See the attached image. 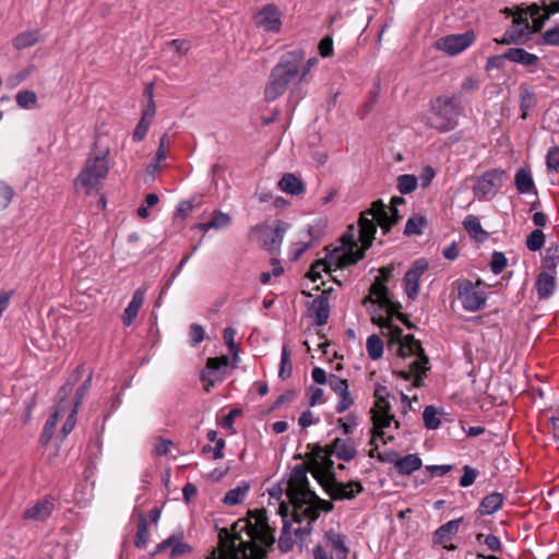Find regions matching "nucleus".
Returning a JSON list of instances; mask_svg holds the SVG:
<instances>
[{
  "instance_id": "f3484780",
  "label": "nucleus",
  "mask_w": 559,
  "mask_h": 559,
  "mask_svg": "<svg viewBox=\"0 0 559 559\" xmlns=\"http://www.w3.org/2000/svg\"><path fill=\"white\" fill-rule=\"evenodd\" d=\"M372 421H373V436L370 444H374L377 438H380L383 443H388L393 440V437L385 438L384 428H388L394 420V416L390 414V408H372Z\"/></svg>"
},
{
  "instance_id": "72a5a7b5",
  "label": "nucleus",
  "mask_w": 559,
  "mask_h": 559,
  "mask_svg": "<svg viewBox=\"0 0 559 559\" xmlns=\"http://www.w3.org/2000/svg\"><path fill=\"white\" fill-rule=\"evenodd\" d=\"M310 310L316 316V322L319 325H324L328 322L330 314V306L328 297L321 295L317 297L310 307Z\"/></svg>"
},
{
  "instance_id": "e433bc0d",
  "label": "nucleus",
  "mask_w": 559,
  "mask_h": 559,
  "mask_svg": "<svg viewBox=\"0 0 559 559\" xmlns=\"http://www.w3.org/2000/svg\"><path fill=\"white\" fill-rule=\"evenodd\" d=\"M463 225L468 234L477 241L481 242L487 239L488 233L485 231L478 221V218L474 215H468L465 217Z\"/></svg>"
},
{
  "instance_id": "c756f323",
  "label": "nucleus",
  "mask_w": 559,
  "mask_h": 559,
  "mask_svg": "<svg viewBox=\"0 0 559 559\" xmlns=\"http://www.w3.org/2000/svg\"><path fill=\"white\" fill-rule=\"evenodd\" d=\"M421 459L417 454H407L394 461L396 471L402 475H409L421 467Z\"/></svg>"
},
{
  "instance_id": "603ef678",
  "label": "nucleus",
  "mask_w": 559,
  "mask_h": 559,
  "mask_svg": "<svg viewBox=\"0 0 559 559\" xmlns=\"http://www.w3.org/2000/svg\"><path fill=\"white\" fill-rule=\"evenodd\" d=\"M423 419L427 429H437L441 424L440 419L438 418L437 409L431 405L426 406L423 414Z\"/></svg>"
},
{
  "instance_id": "ddd939ff",
  "label": "nucleus",
  "mask_w": 559,
  "mask_h": 559,
  "mask_svg": "<svg viewBox=\"0 0 559 559\" xmlns=\"http://www.w3.org/2000/svg\"><path fill=\"white\" fill-rule=\"evenodd\" d=\"M506 173L501 169H491L483 174L473 187L476 198H492L502 187Z\"/></svg>"
},
{
  "instance_id": "7ed1b4c3",
  "label": "nucleus",
  "mask_w": 559,
  "mask_h": 559,
  "mask_svg": "<svg viewBox=\"0 0 559 559\" xmlns=\"http://www.w3.org/2000/svg\"><path fill=\"white\" fill-rule=\"evenodd\" d=\"M372 322L388 331L390 343H396L399 346L397 354L400 357H414V360L409 362L408 370L394 371V374L404 380L414 378L413 385L420 388L423 385V374L429 369V359L425 355L420 343L413 335L402 336L403 330L391 323L390 319L373 316Z\"/></svg>"
},
{
  "instance_id": "9d476101",
  "label": "nucleus",
  "mask_w": 559,
  "mask_h": 559,
  "mask_svg": "<svg viewBox=\"0 0 559 559\" xmlns=\"http://www.w3.org/2000/svg\"><path fill=\"white\" fill-rule=\"evenodd\" d=\"M288 227L289 225L282 221H276L273 224H258L250 228L248 237L251 242H255L264 250L274 253L280 251Z\"/></svg>"
},
{
  "instance_id": "c85d7f7f",
  "label": "nucleus",
  "mask_w": 559,
  "mask_h": 559,
  "mask_svg": "<svg viewBox=\"0 0 559 559\" xmlns=\"http://www.w3.org/2000/svg\"><path fill=\"white\" fill-rule=\"evenodd\" d=\"M278 188L292 195H299L305 191L302 181L292 173L283 175L278 181Z\"/></svg>"
},
{
  "instance_id": "4468645a",
  "label": "nucleus",
  "mask_w": 559,
  "mask_h": 559,
  "mask_svg": "<svg viewBox=\"0 0 559 559\" xmlns=\"http://www.w3.org/2000/svg\"><path fill=\"white\" fill-rule=\"evenodd\" d=\"M332 452L329 447H316L312 453L311 473L321 485L323 478L334 476V462L331 460Z\"/></svg>"
},
{
  "instance_id": "1a4fd4ad",
  "label": "nucleus",
  "mask_w": 559,
  "mask_h": 559,
  "mask_svg": "<svg viewBox=\"0 0 559 559\" xmlns=\"http://www.w3.org/2000/svg\"><path fill=\"white\" fill-rule=\"evenodd\" d=\"M391 275L392 269H380V276L376 278L374 283L370 287V294L364 298L362 302L379 304L381 308L386 309L388 317L385 319H390L391 323L393 317H396L404 324H406L407 328L413 329L414 325L406 319L405 314L399 311V309L401 308V304L391 301L388 296V288L384 285V282L389 281Z\"/></svg>"
},
{
  "instance_id": "dca6fc26",
  "label": "nucleus",
  "mask_w": 559,
  "mask_h": 559,
  "mask_svg": "<svg viewBox=\"0 0 559 559\" xmlns=\"http://www.w3.org/2000/svg\"><path fill=\"white\" fill-rule=\"evenodd\" d=\"M167 549H169V558L171 559L188 555L192 551V547L183 542L182 531L170 535L168 538L159 543L152 555L156 556Z\"/></svg>"
},
{
  "instance_id": "7c9ffc66",
  "label": "nucleus",
  "mask_w": 559,
  "mask_h": 559,
  "mask_svg": "<svg viewBox=\"0 0 559 559\" xmlns=\"http://www.w3.org/2000/svg\"><path fill=\"white\" fill-rule=\"evenodd\" d=\"M527 14L530 15L527 9L526 10L522 9L513 17L512 26H511V28L508 29V32L511 33V35H513V37H516L518 43H520L522 40L524 35L530 29V23H528V20H527Z\"/></svg>"
},
{
  "instance_id": "5701e85b",
  "label": "nucleus",
  "mask_w": 559,
  "mask_h": 559,
  "mask_svg": "<svg viewBox=\"0 0 559 559\" xmlns=\"http://www.w3.org/2000/svg\"><path fill=\"white\" fill-rule=\"evenodd\" d=\"M258 24L266 32H277L281 27L280 12L275 5H265L258 14Z\"/></svg>"
},
{
  "instance_id": "473e14b6",
  "label": "nucleus",
  "mask_w": 559,
  "mask_h": 559,
  "mask_svg": "<svg viewBox=\"0 0 559 559\" xmlns=\"http://www.w3.org/2000/svg\"><path fill=\"white\" fill-rule=\"evenodd\" d=\"M506 59L520 63L523 66H536L538 62V57L536 55L530 53L523 48H511L504 52Z\"/></svg>"
},
{
  "instance_id": "0eeeda50",
  "label": "nucleus",
  "mask_w": 559,
  "mask_h": 559,
  "mask_svg": "<svg viewBox=\"0 0 559 559\" xmlns=\"http://www.w3.org/2000/svg\"><path fill=\"white\" fill-rule=\"evenodd\" d=\"M108 155L109 151L104 150L88 156L74 181L78 191L90 194L100 188L109 171Z\"/></svg>"
},
{
  "instance_id": "4c0bfd02",
  "label": "nucleus",
  "mask_w": 559,
  "mask_h": 559,
  "mask_svg": "<svg viewBox=\"0 0 559 559\" xmlns=\"http://www.w3.org/2000/svg\"><path fill=\"white\" fill-rule=\"evenodd\" d=\"M249 489L250 486L248 484H242L227 491L222 501L226 506H237L245 500Z\"/></svg>"
},
{
  "instance_id": "09e8293b",
  "label": "nucleus",
  "mask_w": 559,
  "mask_h": 559,
  "mask_svg": "<svg viewBox=\"0 0 559 559\" xmlns=\"http://www.w3.org/2000/svg\"><path fill=\"white\" fill-rule=\"evenodd\" d=\"M233 223V217L222 211L212 212V229H225Z\"/></svg>"
},
{
  "instance_id": "79ce46f5",
  "label": "nucleus",
  "mask_w": 559,
  "mask_h": 559,
  "mask_svg": "<svg viewBox=\"0 0 559 559\" xmlns=\"http://www.w3.org/2000/svg\"><path fill=\"white\" fill-rule=\"evenodd\" d=\"M520 91L522 118L525 119L528 110L534 108L536 100L534 94L526 85H521Z\"/></svg>"
},
{
  "instance_id": "6ab92c4d",
  "label": "nucleus",
  "mask_w": 559,
  "mask_h": 559,
  "mask_svg": "<svg viewBox=\"0 0 559 559\" xmlns=\"http://www.w3.org/2000/svg\"><path fill=\"white\" fill-rule=\"evenodd\" d=\"M427 269V263L416 261L404 276L405 292L408 298L414 299L419 290V278Z\"/></svg>"
},
{
  "instance_id": "f8f14e48",
  "label": "nucleus",
  "mask_w": 559,
  "mask_h": 559,
  "mask_svg": "<svg viewBox=\"0 0 559 559\" xmlns=\"http://www.w3.org/2000/svg\"><path fill=\"white\" fill-rule=\"evenodd\" d=\"M457 297L467 311H478L486 304V295L479 288V283L474 284L469 280L460 281L457 284Z\"/></svg>"
},
{
  "instance_id": "393cba45",
  "label": "nucleus",
  "mask_w": 559,
  "mask_h": 559,
  "mask_svg": "<svg viewBox=\"0 0 559 559\" xmlns=\"http://www.w3.org/2000/svg\"><path fill=\"white\" fill-rule=\"evenodd\" d=\"M66 402L60 401V403L57 405L56 411L47 419L40 436V441L43 444H47L51 440L59 418L66 414Z\"/></svg>"
},
{
  "instance_id": "c9c22d12",
  "label": "nucleus",
  "mask_w": 559,
  "mask_h": 559,
  "mask_svg": "<svg viewBox=\"0 0 559 559\" xmlns=\"http://www.w3.org/2000/svg\"><path fill=\"white\" fill-rule=\"evenodd\" d=\"M503 503V496L499 492H492L486 496L479 506V511L481 514H492L498 511Z\"/></svg>"
},
{
  "instance_id": "412c9836",
  "label": "nucleus",
  "mask_w": 559,
  "mask_h": 559,
  "mask_svg": "<svg viewBox=\"0 0 559 559\" xmlns=\"http://www.w3.org/2000/svg\"><path fill=\"white\" fill-rule=\"evenodd\" d=\"M543 8L545 13L540 15V7L535 3L527 7L530 16L533 19V32H538L550 15L559 12V0L552 1L549 4L543 2Z\"/></svg>"
},
{
  "instance_id": "13d9d810",
  "label": "nucleus",
  "mask_w": 559,
  "mask_h": 559,
  "mask_svg": "<svg viewBox=\"0 0 559 559\" xmlns=\"http://www.w3.org/2000/svg\"><path fill=\"white\" fill-rule=\"evenodd\" d=\"M507 265V258L502 252H493L491 257L490 267L495 274H499Z\"/></svg>"
},
{
  "instance_id": "f257e3e1",
  "label": "nucleus",
  "mask_w": 559,
  "mask_h": 559,
  "mask_svg": "<svg viewBox=\"0 0 559 559\" xmlns=\"http://www.w3.org/2000/svg\"><path fill=\"white\" fill-rule=\"evenodd\" d=\"M216 544L212 545V559H267L275 543L265 510L249 512L229 526L215 523Z\"/></svg>"
},
{
  "instance_id": "052dcab7",
  "label": "nucleus",
  "mask_w": 559,
  "mask_h": 559,
  "mask_svg": "<svg viewBox=\"0 0 559 559\" xmlns=\"http://www.w3.org/2000/svg\"><path fill=\"white\" fill-rule=\"evenodd\" d=\"M76 413H78V408L76 406H73L64 421V424L62 425V429H61V433H62V438H66L74 428L75 426V421H76Z\"/></svg>"
},
{
  "instance_id": "b1692460",
  "label": "nucleus",
  "mask_w": 559,
  "mask_h": 559,
  "mask_svg": "<svg viewBox=\"0 0 559 559\" xmlns=\"http://www.w3.org/2000/svg\"><path fill=\"white\" fill-rule=\"evenodd\" d=\"M145 292L146 289L144 287H140L133 293L132 299L124 309L122 314V322L124 325H131L134 319L136 318L139 310L141 309L144 302Z\"/></svg>"
},
{
  "instance_id": "58836bf2",
  "label": "nucleus",
  "mask_w": 559,
  "mask_h": 559,
  "mask_svg": "<svg viewBox=\"0 0 559 559\" xmlns=\"http://www.w3.org/2000/svg\"><path fill=\"white\" fill-rule=\"evenodd\" d=\"M236 333L237 332L234 328H226L223 332V341L227 346L229 354L234 356V365H238L240 361V347L235 341Z\"/></svg>"
},
{
  "instance_id": "a18cd8bd",
  "label": "nucleus",
  "mask_w": 559,
  "mask_h": 559,
  "mask_svg": "<svg viewBox=\"0 0 559 559\" xmlns=\"http://www.w3.org/2000/svg\"><path fill=\"white\" fill-rule=\"evenodd\" d=\"M367 352L372 360L379 359L383 354V342L378 335H371L367 340Z\"/></svg>"
},
{
  "instance_id": "6e6552de",
  "label": "nucleus",
  "mask_w": 559,
  "mask_h": 559,
  "mask_svg": "<svg viewBox=\"0 0 559 559\" xmlns=\"http://www.w3.org/2000/svg\"><path fill=\"white\" fill-rule=\"evenodd\" d=\"M461 107L454 96H439L431 102L427 124L439 132L453 130L457 124Z\"/></svg>"
},
{
  "instance_id": "864d4df0",
  "label": "nucleus",
  "mask_w": 559,
  "mask_h": 559,
  "mask_svg": "<svg viewBox=\"0 0 559 559\" xmlns=\"http://www.w3.org/2000/svg\"><path fill=\"white\" fill-rule=\"evenodd\" d=\"M388 395H389V393H388L386 386L380 385V384L377 385V388L374 390L376 402H374V405L372 408H379V409L391 408L390 403L386 400Z\"/></svg>"
},
{
  "instance_id": "3c124183",
  "label": "nucleus",
  "mask_w": 559,
  "mask_h": 559,
  "mask_svg": "<svg viewBox=\"0 0 559 559\" xmlns=\"http://www.w3.org/2000/svg\"><path fill=\"white\" fill-rule=\"evenodd\" d=\"M545 243V235L543 230L535 229L526 238V247L531 251H538Z\"/></svg>"
},
{
  "instance_id": "a19ab883",
  "label": "nucleus",
  "mask_w": 559,
  "mask_h": 559,
  "mask_svg": "<svg viewBox=\"0 0 559 559\" xmlns=\"http://www.w3.org/2000/svg\"><path fill=\"white\" fill-rule=\"evenodd\" d=\"M138 531L134 539V545L139 549H144L150 538V531L147 527L146 518L141 514L138 521Z\"/></svg>"
},
{
  "instance_id": "39448f33",
  "label": "nucleus",
  "mask_w": 559,
  "mask_h": 559,
  "mask_svg": "<svg viewBox=\"0 0 559 559\" xmlns=\"http://www.w3.org/2000/svg\"><path fill=\"white\" fill-rule=\"evenodd\" d=\"M305 52L296 49L284 53L280 62L272 69L269 83L265 87V98L269 102L282 96L292 82H300V63Z\"/></svg>"
},
{
  "instance_id": "2eb2a0df",
  "label": "nucleus",
  "mask_w": 559,
  "mask_h": 559,
  "mask_svg": "<svg viewBox=\"0 0 559 559\" xmlns=\"http://www.w3.org/2000/svg\"><path fill=\"white\" fill-rule=\"evenodd\" d=\"M474 39L475 34L472 31L465 32L463 34H452L439 38L436 41V48L447 52L450 56H454L469 47Z\"/></svg>"
},
{
  "instance_id": "0e129e2a",
  "label": "nucleus",
  "mask_w": 559,
  "mask_h": 559,
  "mask_svg": "<svg viewBox=\"0 0 559 559\" xmlns=\"http://www.w3.org/2000/svg\"><path fill=\"white\" fill-rule=\"evenodd\" d=\"M169 146H170V138L168 136V134L165 133L162 135V138L159 140V147L156 152L155 157H156L157 164L166 158L167 150Z\"/></svg>"
},
{
  "instance_id": "bb28decb",
  "label": "nucleus",
  "mask_w": 559,
  "mask_h": 559,
  "mask_svg": "<svg viewBox=\"0 0 559 559\" xmlns=\"http://www.w3.org/2000/svg\"><path fill=\"white\" fill-rule=\"evenodd\" d=\"M514 185L518 192L521 194L537 193L530 168L522 167L516 171L514 176Z\"/></svg>"
},
{
  "instance_id": "a878e982",
  "label": "nucleus",
  "mask_w": 559,
  "mask_h": 559,
  "mask_svg": "<svg viewBox=\"0 0 559 559\" xmlns=\"http://www.w3.org/2000/svg\"><path fill=\"white\" fill-rule=\"evenodd\" d=\"M329 448L332 454L346 462L353 460L357 453L350 439L336 438Z\"/></svg>"
},
{
  "instance_id": "6e6d98bb",
  "label": "nucleus",
  "mask_w": 559,
  "mask_h": 559,
  "mask_svg": "<svg viewBox=\"0 0 559 559\" xmlns=\"http://www.w3.org/2000/svg\"><path fill=\"white\" fill-rule=\"evenodd\" d=\"M171 445H173L171 440L165 439L163 437H157L155 439L153 454L156 456L166 455L169 452V449Z\"/></svg>"
},
{
  "instance_id": "2f4dec72",
  "label": "nucleus",
  "mask_w": 559,
  "mask_h": 559,
  "mask_svg": "<svg viewBox=\"0 0 559 559\" xmlns=\"http://www.w3.org/2000/svg\"><path fill=\"white\" fill-rule=\"evenodd\" d=\"M556 287V280L554 274L543 272L538 275L535 288L540 299L548 298Z\"/></svg>"
},
{
  "instance_id": "a211bd4d",
  "label": "nucleus",
  "mask_w": 559,
  "mask_h": 559,
  "mask_svg": "<svg viewBox=\"0 0 559 559\" xmlns=\"http://www.w3.org/2000/svg\"><path fill=\"white\" fill-rule=\"evenodd\" d=\"M55 508L56 499L51 496H46L39 499L33 507L26 509L23 518L32 521H45L51 515Z\"/></svg>"
},
{
  "instance_id": "37998d69",
  "label": "nucleus",
  "mask_w": 559,
  "mask_h": 559,
  "mask_svg": "<svg viewBox=\"0 0 559 559\" xmlns=\"http://www.w3.org/2000/svg\"><path fill=\"white\" fill-rule=\"evenodd\" d=\"M559 263V246L551 243L546 249V254L544 259V267L555 273L556 267Z\"/></svg>"
},
{
  "instance_id": "20e7f679",
  "label": "nucleus",
  "mask_w": 559,
  "mask_h": 559,
  "mask_svg": "<svg viewBox=\"0 0 559 559\" xmlns=\"http://www.w3.org/2000/svg\"><path fill=\"white\" fill-rule=\"evenodd\" d=\"M342 246L335 248L326 257V260H318L311 265L308 277L312 282L321 278V272H331L333 267H347L364 258V250H360L357 245L354 226H348L347 231L342 237Z\"/></svg>"
},
{
  "instance_id": "e2e57ef3",
  "label": "nucleus",
  "mask_w": 559,
  "mask_h": 559,
  "mask_svg": "<svg viewBox=\"0 0 559 559\" xmlns=\"http://www.w3.org/2000/svg\"><path fill=\"white\" fill-rule=\"evenodd\" d=\"M14 198V190L8 183L0 181V199L2 200V206L7 207Z\"/></svg>"
},
{
  "instance_id": "de8ad7c7",
  "label": "nucleus",
  "mask_w": 559,
  "mask_h": 559,
  "mask_svg": "<svg viewBox=\"0 0 559 559\" xmlns=\"http://www.w3.org/2000/svg\"><path fill=\"white\" fill-rule=\"evenodd\" d=\"M427 224L424 216H414L407 219L404 233L408 236L423 234L421 228Z\"/></svg>"
},
{
  "instance_id": "338daca9",
  "label": "nucleus",
  "mask_w": 559,
  "mask_h": 559,
  "mask_svg": "<svg viewBox=\"0 0 559 559\" xmlns=\"http://www.w3.org/2000/svg\"><path fill=\"white\" fill-rule=\"evenodd\" d=\"M318 63V58L312 57L300 63V82L309 81V72Z\"/></svg>"
},
{
  "instance_id": "680f3d73",
  "label": "nucleus",
  "mask_w": 559,
  "mask_h": 559,
  "mask_svg": "<svg viewBox=\"0 0 559 559\" xmlns=\"http://www.w3.org/2000/svg\"><path fill=\"white\" fill-rule=\"evenodd\" d=\"M338 396H340V402L336 405V412L344 413L354 404V400H353L348 389H345V391L340 393Z\"/></svg>"
},
{
  "instance_id": "aec40b11",
  "label": "nucleus",
  "mask_w": 559,
  "mask_h": 559,
  "mask_svg": "<svg viewBox=\"0 0 559 559\" xmlns=\"http://www.w3.org/2000/svg\"><path fill=\"white\" fill-rule=\"evenodd\" d=\"M238 365H234V356L219 355L212 357V386L217 381H223L230 374L231 369H236Z\"/></svg>"
},
{
  "instance_id": "49530a36",
  "label": "nucleus",
  "mask_w": 559,
  "mask_h": 559,
  "mask_svg": "<svg viewBox=\"0 0 559 559\" xmlns=\"http://www.w3.org/2000/svg\"><path fill=\"white\" fill-rule=\"evenodd\" d=\"M16 104L24 109H29L36 106L37 95L33 91H20L15 96Z\"/></svg>"
},
{
  "instance_id": "5fc2aeb1",
  "label": "nucleus",
  "mask_w": 559,
  "mask_h": 559,
  "mask_svg": "<svg viewBox=\"0 0 559 559\" xmlns=\"http://www.w3.org/2000/svg\"><path fill=\"white\" fill-rule=\"evenodd\" d=\"M205 338V330L198 323H192L189 328V343L191 346L199 345Z\"/></svg>"
},
{
  "instance_id": "4d7b16f0",
  "label": "nucleus",
  "mask_w": 559,
  "mask_h": 559,
  "mask_svg": "<svg viewBox=\"0 0 559 559\" xmlns=\"http://www.w3.org/2000/svg\"><path fill=\"white\" fill-rule=\"evenodd\" d=\"M546 164L549 171H557L559 169V146H554L548 151Z\"/></svg>"
},
{
  "instance_id": "9b49d317",
  "label": "nucleus",
  "mask_w": 559,
  "mask_h": 559,
  "mask_svg": "<svg viewBox=\"0 0 559 559\" xmlns=\"http://www.w3.org/2000/svg\"><path fill=\"white\" fill-rule=\"evenodd\" d=\"M321 486L332 500H352L358 493L364 491V487L358 480L348 483L337 481L334 476L325 477L321 480Z\"/></svg>"
},
{
  "instance_id": "ea45409f",
  "label": "nucleus",
  "mask_w": 559,
  "mask_h": 559,
  "mask_svg": "<svg viewBox=\"0 0 559 559\" xmlns=\"http://www.w3.org/2000/svg\"><path fill=\"white\" fill-rule=\"evenodd\" d=\"M39 40L38 33L35 31L23 32L14 37L13 46L17 50L34 46Z\"/></svg>"
},
{
  "instance_id": "c03bdc74",
  "label": "nucleus",
  "mask_w": 559,
  "mask_h": 559,
  "mask_svg": "<svg viewBox=\"0 0 559 559\" xmlns=\"http://www.w3.org/2000/svg\"><path fill=\"white\" fill-rule=\"evenodd\" d=\"M418 185V179L414 175H401L397 177V189L402 194L413 192Z\"/></svg>"
},
{
  "instance_id": "69168bd1",
  "label": "nucleus",
  "mask_w": 559,
  "mask_h": 559,
  "mask_svg": "<svg viewBox=\"0 0 559 559\" xmlns=\"http://www.w3.org/2000/svg\"><path fill=\"white\" fill-rule=\"evenodd\" d=\"M150 126H151L150 119L145 120V119L141 118V120L139 121V123L136 124V127L133 131V140L136 142L142 141L145 138Z\"/></svg>"
},
{
  "instance_id": "8fccbe9b",
  "label": "nucleus",
  "mask_w": 559,
  "mask_h": 559,
  "mask_svg": "<svg viewBox=\"0 0 559 559\" xmlns=\"http://www.w3.org/2000/svg\"><path fill=\"white\" fill-rule=\"evenodd\" d=\"M290 374H292L290 352L286 345H283L278 376L282 379H286V378L290 377Z\"/></svg>"
},
{
  "instance_id": "774afa93",
  "label": "nucleus",
  "mask_w": 559,
  "mask_h": 559,
  "mask_svg": "<svg viewBox=\"0 0 559 559\" xmlns=\"http://www.w3.org/2000/svg\"><path fill=\"white\" fill-rule=\"evenodd\" d=\"M544 43L551 46H559V27H554L545 32Z\"/></svg>"
},
{
  "instance_id": "cd10ccee",
  "label": "nucleus",
  "mask_w": 559,
  "mask_h": 559,
  "mask_svg": "<svg viewBox=\"0 0 559 559\" xmlns=\"http://www.w3.org/2000/svg\"><path fill=\"white\" fill-rule=\"evenodd\" d=\"M288 512H289L288 506H286L285 503H282L278 508V513L282 515L283 522H284L282 534L278 538V548L282 552H287V551L292 550V548L295 544L294 539L292 538L290 531H289V524L286 522Z\"/></svg>"
},
{
  "instance_id": "f704fd0d",
  "label": "nucleus",
  "mask_w": 559,
  "mask_h": 559,
  "mask_svg": "<svg viewBox=\"0 0 559 559\" xmlns=\"http://www.w3.org/2000/svg\"><path fill=\"white\" fill-rule=\"evenodd\" d=\"M462 519H456L441 525L435 533V542L438 544L451 539L459 531Z\"/></svg>"
},
{
  "instance_id": "4be33fe9",
  "label": "nucleus",
  "mask_w": 559,
  "mask_h": 559,
  "mask_svg": "<svg viewBox=\"0 0 559 559\" xmlns=\"http://www.w3.org/2000/svg\"><path fill=\"white\" fill-rule=\"evenodd\" d=\"M322 547H326L328 551L336 557V559H346L347 548L344 543V537L330 530L325 533Z\"/></svg>"
},
{
  "instance_id": "f03ea898",
  "label": "nucleus",
  "mask_w": 559,
  "mask_h": 559,
  "mask_svg": "<svg viewBox=\"0 0 559 559\" xmlns=\"http://www.w3.org/2000/svg\"><path fill=\"white\" fill-rule=\"evenodd\" d=\"M286 496L293 507V521L298 524L294 528V535L301 539L311 534L312 524L321 511L331 512L334 509L332 501L319 498L310 489L307 472L301 466H296L292 471Z\"/></svg>"
},
{
  "instance_id": "423d86ee",
  "label": "nucleus",
  "mask_w": 559,
  "mask_h": 559,
  "mask_svg": "<svg viewBox=\"0 0 559 559\" xmlns=\"http://www.w3.org/2000/svg\"><path fill=\"white\" fill-rule=\"evenodd\" d=\"M390 211L391 215H389L382 201L378 200L372 203L371 209L360 214L358 229H355L358 234L357 243L361 242L360 250L365 251L371 246L377 231V224L386 233L391 226L397 223L400 215L396 207H391Z\"/></svg>"
},
{
  "instance_id": "bf43d9fd",
  "label": "nucleus",
  "mask_w": 559,
  "mask_h": 559,
  "mask_svg": "<svg viewBox=\"0 0 559 559\" xmlns=\"http://www.w3.org/2000/svg\"><path fill=\"white\" fill-rule=\"evenodd\" d=\"M328 384L337 395L344 392L345 389H348L347 380L342 379L335 374L329 376Z\"/></svg>"
}]
</instances>
